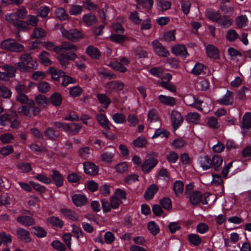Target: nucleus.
Masks as SVG:
<instances>
[{
  "instance_id": "obj_1",
  "label": "nucleus",
  "mask_w": 251,
  "mask_h": 251,
  "mask_svg": "<svg viewBox=\"0 0 251 251\" xmlns=\"http://www.w3.org/2000/svg\"><path fill=\"white\" fill-rule=\"evenodd\" d=\"M16 66L20 72L25 73L30 69L36 70L38 64L36 61L33 60L30 55L23 54L20 56L19 61L16 63Z\"/></svg>"
},
{
  "instance_id": "obj_2",
  "label": "nucleus",
  "mask_w": 251,
  "mask_h": 251,
  "mask_svg": "<svg viewBox=\"0 0 251 251\" xmlns=\"http://www.w3.org/2000/svg\"><path fill=\"white\" fill-rule=\"evenodd\" d=\"M60 31L63 38L73 42H78L85 38V34L81 30L76 28L67 30L63 26L60 27Z\"/></svg>"
},
{
  "instance_id": "obj_3",
  "label": "nucleus",
  "mask_w": 251,
  "mask_h": 251,
  "mask_svg": "<svg viewBox=\"0 0 251 251\" xmlns=\"http://www.w3.org/2000/svg\"><path fill=\"white\" fill-rule=\"evenodd\" d=\"M27 104V105H23L19 107L18 111L20 114L31 117L40 113V108L35 106L34 101L32 100H30Z\"/></svg>"
},
{
  "instance_id": "obj_4",
  "label": "nucleus",
  "mask_w": 251,
  "mask_h": 251,
  "mask_svg": "<svg viewBox=\"0 0 251 251\" xmlns=\"http://www.w3.org/2000/svg\"><path fill=\"white\" fill-rule=\"evenodd\" d=\"M10 124V126L13 128H17L19 122L17 120V114L12 112L9 114H4L0 117V125L5 126Z\"/></svg>"
},
{
  "instance_id": "obj_5",
  "label": "nucleus",
  "mask_w": 251,
  "mask_h": 251,
  "mask_svg": "<svg viewBox=\"0 0 251 251\" xmlns=\"http://www.w3.org/2000/svg\"><path fill=\"white\" fill-rule=\"evenodd\" d=\"M54 126L56 128L73 134L78 133L82 128L79 124L76 123L65 124L60 122H55L54 124Z\"/></svg>"
},
{
  "instance_id": "obj_6",
  "label": "nucleus",
  "mask_w": 251,
  "mask_h": 251,
  "mask_svg": "<svg viewBox=\"0 0 251 251\" xmlns=\"http://www.w3.org/2000/svg\"><path fill=\"white\" fill-rule=\"evenodd\" d=\"M1 46L3 49H5L12 51L18 52L23 51L24 47L18 43L13 39H7L3 41Z\"/></svg>"
},
{
  "instance_id": "obj_7",
  "label": "nucleus",
  "mask_w": 251,
  "mask_h": 251,
  "mask_svg": "<svg viewBox=\"0 0 251 251\" xmlns=\"http://www.w3.org/2000/svg\"><path fill=\"white\" fill-rule=\"evenodd\" d=\"M129 62V61L128 59L123 57L121 58L120 62L117 60L111 61L109 63V66L116 71L124 73L127 70L126 66L128 65Z\"/></svg>"
},
{
  "instance_id": "obj_8",
  "label": "nucleus",
  "mask_w": 251,
  "mask_h": 251,
  "mask_svg": "<svg viewBox=\"0 0 251 251\" xmlns=\"http://www.w3.org/2000/svg\"><path fill=\"white\" fill-rule=\"evenodd\" d=\"M148 123L150 128H153V125H156V127H160V122L158 119L157 111L154 109L150 110L148 114Z\"/></svg>"
},
{
  "instance_id": "obj_9",
  "label": "nucleus",
  "mask_w": 251,
  "mask_h": 251,
  "mask_svg": "<svg viewBox=\"0 0 251 251\" xmlns=\"http://www.w3.org/2000/svg\"><path fill=\"white\" fill-rule=\"evenodd\" d=\"M77 58L75 53L73 52L70 54L63 53L59 55L57 57L62 67L67 68L69 65V60H74Z\"/></svg>"
},
{
  "instance_id": "obj_10",
  "label": "nucleus",
  "mask_w": 251,
  "mask_h": 251,
  "mask_svg": "<svg viewBox=\"0 0 251 251\" xmlns=\"http://www.w3.org/2000/svg\"><path fill=\"white\" fill-rule=\"evenodd\" d=\"M241 129L243 133H246L251 128V113L247 112L243 117L241 125Z\"/></svg>"
},
{
  "instance_id": "obj_11",
  "label": "nucleus",
  "mask_w": 251,
  "mask_h": 251,
  "mask_svg": "<svg viewBox=\"0 0 251 251\" xmlns=\"http://www.w3.org/2000/svg\"><path fill=\"white\" fill-rule=\"evenodd\" d=\"M171 118L173 126L175 129L180 126L183 121L181 114L175 110L171 112Z\"/></svg>"
},
{
  "instance_id": "obj_12",
  "label": "nucleus",
  "mask_w": 251,
  "mask_h": 251,
  "mask_svg": "<svg viewBox=\"0 0 251 251\" xmlns=\"http://www.w3.org/2000/svg\"><path fill=\"white\" fill-rule=\"evenodd\" d=\"M172 52L176 56L186 57L189 55L185 47L182 45L177 44L174 46L171 49Z\"/></svg>"
},
{
  "instance_id": "obj_13",
  "label": "nucleus",
  "mask_w": 251,
  "mask_h": 251,
  "mask_svg": "<svg viewBox=\"0 0 251 251\" xmlns=\"http://www.w3.org/2000/svg\"><path fill=\"white\" fill-rule=\"evenodd\" d=\"M73 203L77 207H82L88 203L87 197L81 194H74L72 197Z\"/></svg>"
},
{
  "instance_id": "obj_14",
  "label": "nucleus",
  "mask_w": 251,
  "mask_h": 251,
  "mask_svg": "<svg viewBox=\"0 0 251 251\" xmlns=\"http://www.w3.org/2000/svg\"><path fill=\"white\" fill-rule=\"evenodd\" d=\"M83 168L85 173L90 175H96L98 173L99 168L94 163L90 162L83 163Z\"/></svg>"
},
{
  "instance_id": "obj_15",
  "label": "nucleus",
  "mask_w": 251,
  "mask_h": 251,
  "mask_svg": "<svg viewBox=\"0 0 251 251\" xmlns=\"http://www.w3.org/2000/svg\"><path fill=\"white\" fill-rule=\"evenodd\" d=\"M61 214L65 217L70 220L76 222L79 220V217L77 214L74 210L67 208H62L60 210Z\"/></svg>"
},
{
  "instance_id": "obj_16",
  "label": "nucleus",
  "mask_w": 251,
  "mask_h": 251,
  "mask_svg": "<svg viewBox=\"0 0 251 251\" xmlns=\"http://www.w3.org/2000/svg\"><path fill=\"white\" fill-rule=\"evenodd\" d=\"M218 102L223 105H231L233 103V93L229 91H227L226 94L218 100Z\"/></svg>"
},
{
  "instance_id": "obj_17",
  "label": "nucleus",
  "mask_w": 251,
  "mask_h": 251,
  "mask_svg": "<svg viewBox=\"0 0 251 251\" xmlns=\"http://www.w3.org/2000/svg\"><path fill=\"white\" fill-rule=\"evenodd\" d=\"M18 237L22 241L28 243L31 241L29 232L21 227L17 229Z\"/></svg>"
},
{
  "instance_id": "obj_18",
  "label": "nucleus",
  "mask_w": 251,
  "mask_h": 251,
  "mask_svg": "<svg viewBox=\"0 0 251 251\" xmlns=\"http://www.w3.org/2000/svg\"><path fill=\"white\" fill-rule=\"evenodd\" d=\"M47 73L55 81H59L60 78L64 75V72L53 67H49L47 70Z\"/></svg>"
},
{
  "instance_id": "obj_19",
  "label": "nucleus",
  "mask_w": 251,
  "mask_h": 251,
  "mask_svg": "<svg viewBox=\"0 0 251 251\" xmlns=\"http://www.w3.org/2000/svg\"><path fill=\"white\" fill-rule=\"evenodd\" d=\"M158 100L161 104L173 106L176 104V99L172 97L160 95L158 97Z\"/></svg>"
},
{
  "instance_id": "obj_20",
  "label": "nucleus",
  "mask_w": 251,
  "mask_h": 251,
  "mask_svg": "<svg viewBox=\"0 0 251 251\" xmlns=\"http://www.w3.org/2000/svg\"><path fill=\"white\" fill-rule=\"evenodd\" d=\"M157 163L155 159L151 158L145 161L142 165V170L144 173L149 172Z\"/></svg>"
},
{
  "instance_id": "obj_21",
  "label": "nucleus",
  "mask_w": 251,
  "mask_h": 251,
  "mask_svg": "<svg viewBox=\"0 0 251 251\" xmlns=\"http://www.w3.org/2000/svg\"><path fill=\"white\" fill-rule=\"evenodd\" d=\"M206 52L207 56L213 59H217L219 57V50L213 45H208L206 48Z\"/></svg>"
},
{
  "instance_id": "obj_22",
  "label": "nucleus",
  "mask_w": 251,
  "mask_h": 251,
  "mask_svg": "<svg viewBox=\"0 0 251 251\" xmlns=\"http://www.w3.org/2000/svg\"><path fill=\"white\" fill-rule=\"evenodd\" d=\"M52 175H51L52 179L55 185L58 187H61L63 184L64 179L62 175L56 170L52 171Z\"/></svg>"
},
{
  "instance_id": "obj_23",
  "label": "nucleus",
  "mask_w": 251,
  "mask_h": 251,
  "mask_svg": "<svg viewBox=\"0 0 251 251\" xmlns=\"http://www.w3.org/2000/svg\"><path fill=\"white\" fill-rule=\"evenodd\" d=\"M50 54L45 51H42L39 55V58L41 64L46 66H48L52 64V61L50 59Z\"/></svg>"
},
{
  "instance_id": "obj_24",
  "label": "nucleus",
  "mask_w": 251,
  "mask_h": 251,
  "mask_svg": "<svg viewBox=\"0 0 251 251\" xmlns=\"http://www.w3.org/2000/svg\"><path fill=\"white\" fill-rule=\"evenodd\" d=\"M18 223L24 226H29L35 224L34 220L28 216H22L17 219Z\"/></svg>"
},
{
  "instance_id": "obj_25",
  "label": "nucleus",
  "mask_w": 251,
  "mask_h": 251,
  "mask_svg": "<svg viewBox=\"0 0 251 251\" xmlns=\"http://www.w3.org/2000/svg\"><path fill=\"white\" fill-rule=\"evenodd\" d=\"M199 163L203 170H206L212 167L211 159L207 156H202L200 158Z\"/></svg>"
},
{
  "instance_id": "obj_26",
  "label": "nucleus",
  "mask_w": 251,
  "mask_h": 251,
  "mask_svg": "<svg viewBox=\"0 0 251 251\" xmlns=\"http://www.w3.org/2000/svg\"><path fill=\"white\" fill-rule=\"evenodd\" d=\"M158 187L155 184L151 185L146 191L144 195L145 198L146 200H150L154 196V194L157 192Z\"/></svg>"
},
{
  "instance_id": "obj_27",
  "label": "nucleus",
  "mask_w": 251,
  "mask_h": 251,
  "mask_svg": "<svg viewBox=\"0 0 251 251\" xmlns=\"http://www.w3.org/2000/svg\"><path fill=\"white\" fill-rule=\"evenodd\" d=\"M82 21L87 26H90L95 24L97 20L94 15L88 13L83 16Z\"/></svg>"
},
{
  "instance_id": "obj_28",
  "label": "nucleus",
  "mask_w": 251,
  "mask_h": 251,
  "mask_svg": "<svg viewBox=\"0 0 251 251\" xmlns=\"http://www.w3.org/2000/svg\"><path fill=\"white\" fill-rule=\"evenodd\" d=\"M188 239L190 244L194 246H199L202 240L200 236L196 233H191L188 235Z\"/></svg>"
},
{
  "instance_id": "obj_29",
  "label": "nucleus",
  "mask_w": 251,
  "mask_h": 251,
  "mask_svg": "<svg viewBox=\"0 0 251 251\" xmlns=\"http://www.w3.org/2000/svg\"><path fill=\"white\" fill-rule=\"evenodd\" d=\"M50 103H51L54 106H59L62 101V98L61 94L59 93H54L50 97Z\"/></svg>"
},
{
  "instance_id": "obj_30",
  "label": "nucleus",
  "mask_w": 251,
  "mask_h": 251,
  "mask_svg": "<svg viewBox=\"0 0 251 251\" xmlns=\"http://www.w3.org/2000/svg\"><path fill=\"white\" fill-rule=\"evenodd\" d=\"M137 7H142L146 11L150 10L152 6V0H136Z\"/></svg>"
},
{
  "instance_id": "obj_31",
  "label": "nucleus",
  "mask_w": 251,
  "mask_h": 251,
  "mask_svg": "<svg viewBox=\"0 0 251 251\" xmlns=\"http://www.w3.org/2000/svg\"><path fill=\"white\" fill-rule=\"evenodd\" d=\"M96 118L100 125L104 128H109V121L104 115L102 114H99L97 115Z\"/></svg>"
},
{
  "instance_id": "obj_32",
  "label": "nucleus",
  "mask_w": 251,
  "mask_h": 251,
  "mask_svg": "<svg viewBox=\"0 0 251 251\" xmlns=\"http://www.w3.org/2000/svg\"><path fill=\"white\" fill-rule=\"evenodd\" d=\"M35 101L36 103L40 106L45 107L50 103L49 100L44 95L39 94L36 96Z\"/></svg>"
},
{
  "instance_id": "obj_33",
  "label": "nucleus",
  "mask_w": 251,
  "mask_h": 251,
  "mask_svg": "<svg viewBox=\"0 0 251 251\" xmlns=\"http://www.w3.org/2000/svg\"><path fill=\"white\" fill-rule=\"evenodd\" d=\"M201 194L198 191H195L189 195V201L193 205H196L201 202Z\"/></svg>"
},
{
  "instance_id": "obj_34",
  "label": "nucleus",
  "mask_w": 251,
  "mask_h": 251,
  "mask_svg": "<svg viewBox=\"0 0 251 251\" xmlns=\"http://www.w3.org/2000/svg\"><path fill=\"white\" fill-rule=\"evenodd\" d=\"M86 52L92 58L97 59L100 56L99 50L92 46H88L86 50Z\"/></svg>"
},
{
  "instance_id": "obj_35",
  "label": "nucleus",
  "mask_w": 251,
  "mask_h": 251,
  "mask_svg": "<svg viewBox=\"0 0 251 251\" xmlns=\"http://www.w3.org/2000/svg\"><path fill=\"white\" fill-rule=\"evenodd\" d=\"M212 167H213L216 171L219 170L223 163V158L218 155H214L212 159Z\"/></svg>"
},
{
  "instance_id": "obj_36",
  "label": "nucleus",
  "mask_w": 251,
  "mask_h": 251,
  "mask_svg": "<svg viewBox=\"0 0 251 251\" xmlns=\"http://www.w3.org/2000/svg\"><path fill=\"white\" fill-rule=\"evenodd\" d=\"M176 30L175 29L168 31L164 33L162 39L165 42H173L176 40Z\"/></svg>"
},
{
  "instance_id": "obj_37",
  "label": "nucleus",
  "mask_w": 251,
  "mask_h": 251,
  "mask_svg": "<svg viewBox=\"0 0 251 251\" xmlns=\"http://www.w3.org/2000/svg\"><path fill=\"white\" fill-rule=\"evenodd\" d=\"M124 85L123 83L121 82H111L108 83L107 85V87L109 90H107V92H110V91H120L124 88Z\"/></svg>"
},
{
  "instance_id": "obj_38",
  "label": "nucleus",
  "mask_w": 251,
  "mask_h": 251,
  "mask_svg": "<svg viewBox=\"0 0 251 251\" xmlns=\"http://www.w3.org/2000/svg\"><path fill=\"white\" fill-rule=\"evenodd\" d=\"M248 23V20L246 15H241L238 16L235 21V24L237 27L242 28L247 26Z\"/></svg>"
},
{
  "instance_id": "obj_39",
  "label": "nucleus",
  "mask_w": 251,
  "mask_h": 251,
  "mask_svg": "<svg viewBox=\"0 0 251 251\" xmlns=\"http://www.w3.org/2000/svg\"><path fill=\"white\" fill-rule=\"evenodd\" d=\"M46 31L41 27H36L33 30L31 37L32 38H41L46 36Z\"/></svg>"
},
{
  "instance_id": "obj_40",
  "label": "nucleus",
  "mask_w": 251,
  "mask_h": 251,
  "mask_svg": "<svg viewBox=\"0 0 251 251\" xmlns=\"http://www.w3.org/2000/svg\"><path fill=\"white\" fill-rule=\"evenodd\" d=\"M184 190V184L182 181L180 180L176 181L173 185V190L176 195H178L182 193Z\"/></svg>"
},
{
  "instance_id": "obj_41",
  "label": "nucleus",
  "mask_w": 251,
  "mask_h": 251,
  "mask_svg": "<svg viewBox=\"0 0 251 251\" xmlns=\"http://www.w3.org/2000/svg\"><path fill=\"white\" fill-rule=\"evenodd\" d=\"M148 228L149 230L153 235H156L160 231L159 226L153 221L149 222L148 224Z\"/></svg>"
},
{
  "instance_id": "obj_42",
  "label": "nucleus",
  "mask_w": 251,
  "mask_h": 251,
  "mask_svg": "<svg viewBox=\"0 0 251 251\" xmlns=\"http://www.w3.org/2000/svg\"><path fill=\"white\" fill-rule=\"evenodd\" d=\"M156 4L158 8L162 11L168 10L171 7V2L165 0H157Z\"/></svg>"
},
{
  "instance_id": "obj_43",
  "label": "nucleus",
  "mask_w": 251,
  "mask_h": 251,
  "mask_svg": "<svg viewBox=\"0 0 251 251\" xmlns=\"http://www.w3.org/2000/svg\"><path fill=\"white\" fill-rule=\"evenodd\" d=\"M50 84L46 81L40 82L37 85L38 91L42 93H46L50 89Z\"/></svg>"
},
{
  "instance_id": "obj_44",
  "label": "nucleus",
  "mask_w": 251,
  "mask_h": 251,
  "mask_svg": "<svg viewBox=\"0 0 251 251\" xmlns=\"http://www.w3.org/2000/svg\"><path fill=\"white\" fill-rule=\"evenodd\" d=\"M54 13L56 17L60 20H65L68 19V15L63 8H57L55 9Z\"/></svg>"
},
{
  "instance_id": "obj_45",
  "label": "nucleus",
  "mask_w": 251,
  "mask_h": 251,
  "mask_svg": "<svg viewBox=\"0 0 251 251\" xmlns=\"http://www.w3.org/2000/svg\"><path fill=\"white\" fill-rule=\"evenodd\" d=\"M47 221L50 224L59 228H61L64 225L63 222L61 219L56 217L49 218Z\"/></svg>"
},
{
  "instance_id": "obj_46",
  "label": "nucleus",
  "mask_w": 251,
  "mask_h": 251,
  "mask_svg": "<svg viewBox=\"0 0 251 251\" xmlns=\"http://www.w3.org/2000/svg\"><path fill=\"white\" fill-rule=\"evenodd\" d=\"M97 98L100 104H102L104 107H108L111 101L105 94H99L97 96Z\"/></svg>"
},
{
  "instance_id": "obj_47",
  "label": "nucleus",
  "mask_w": 251,
  "mask_h": 251,
  "mask_svg": "<svg viewBox=\"0 0 251 251\" xmlns=\"http://www.w3.org/2000/svg\"><path fill=\"white\" fill-rule=\"evenodd\" d=\"M228 53L231 59L238 60L241 56V53L233 48H229L228 49Z\"/></svg>"
},
{
  "instance_id": "obj_48",
  "label": "nucleus",
  "mask_w": 251,
  "mask_h": 251,
  "mask_svg": "<svg viewBox=\"0 0 251 251\" xmlns=\"http://www.w3.org/2000/svg\"><path fill=\"white\" fill-rule=\"evenodd\" d=\"M212 183L214 185L219 186L222 191L224 190V185L223 184V180L221 176L218 175H212Z\"/></svg>"
},
{
  "instance_id": "obj_49",
  "label": "nucleus",
  "mask_w": 251,
  "mask_h": 251,
  "mask_svg": "<svg viewBox=\"0 0 251 251\" xmlns=\"http://www.w3.org/2000/svg\"><path fill=\"white\" fill-rule=\"evenodd\" d=\"M218 23L225 27H228L232 25V21L231 18L226 17H220Z\"/></svg>"
},
{
  "instance_id": "obj_50",
  "label": "nucleus",
  "mask_w": 251,
  "mask_h": 251,
  "mask_svg": "<svg viewBox=\"0 0 251 251\" xmlns=\"http://www.w3.org/2000/svg\"><path fill=\"white\" fill-rule=\"evenodd\" d=\"M35 177L38 181L46 184H50L52 183L51 178L45 176L44 174H37Z\"/></svg>"
},
{
  "instance_id": "obj_51",
  "label": "nucleus",
  "mask_w": 251,
  "mask_h": 251,
  "mask_svg": "<svg viewBox=\"0 0 251 251\" xmlns=\"http://www.w3.org/2000/svg\"><path fill=\"white\" fill-rule=\"evenodd\" d=\"M14 139L13 135L10 133H5L0 136V141L3 144L9 143Z\"/></svg>"
},
{
  "instance_id": "obj_52",
  "label": "nucleus",
  "mask_w": 251,
  "mask_h": 251,
  "mask_svg": "<svg viewBox=\"0 0 251 251\" xmlns=\"http://www.w3.org/2000/svg\"><path fill=\"white\" fill-rule=\"evenodd\" d=\"M114 152H105L101 154V160L107 163H110L112 161Z\"/></svg>"
},
{
  "instance_id": "obj_53",
  "label": "nucleus",
  "mask_w": 251,
  "mask_h": 251,
  "mask_svg": "<svg viewBox=\"0 0 251 251\" xmlns=\"http://www.w3.org/2000/svg\"><path fill=\"white\" fill-rule=\"evenodd\" d=\"M14 151V148L12 146L8 145L0 149V155L3 156H7Z\"/></svg>"
},
{
  "instance_id": "obj_54",
  "label": "nucleus",
  "mask_w": 251,
  "mask_h": 251,
  "mask_svg": "<svg viewBox=\"0 0 251 251\" xmlns=\"http://www.w3.org/2000/svg\"><path fill=\"white\" fill-rule=\"evenodd\" d=\"M134 146L137 148H143L147 144L146 139L144 137H139L133 141Z\"/></svg>"
},
{
  "instance_id": "obj_55",
  "label": "nucleus",
  "mask_w": 251,
  "mask_h": 251,
  "mask_svg": "<svg viewBox=\"0 0 251 251\" xmlns=\"http://www.w3.org/2000/svg\"><path fill=\"white\" fill-rule=\"evenodd\" d=\"M50 12V8L46 5L41 6L39 8L38 12V16L42 18H45L48 17Z\"/></svg>"
},
{
  "instance_id": "obj_56",
  "label": "nucleus",
  "mask_w": 251,
  "mask_h": 251,
  "mask_svg": "<svg viewBox=\"0 0 251 251\" xmlns=\"http://www.w3.org/2000/svg\"><path fill=\"white\" fill-rule=\"evenodd\" d=\"M238 38V34L234 29H229L226 34V38L229 41H234Z\"/></svg>"
},
{
  "instance_id": "obj_57",
  "label": "nucleus",
  "mask_w": 251,
  "mask_h": 251,
  "mask_svg": "<svg viewBox=\"0 0 251 251\" xmlns=\"http://www.w3.org/2000/svg\"><path fill=\"white\" fill-rule=\"evenodd\" d=\"M112 119L115 123L121 124L125 122V116L122 113H116L112 116Z\"/></svg>"
},
{
  "instance_id": "obj_58",
  "label": "nucleus",
  "mask_w": 251,
  "mask_h": 251,
  "mask_svg": "<svg viewBox=\"0 0 251 251\" xmlns=\"http://www.w3.org/2000/svg\"><path fill=\"white\" fill-rule=\"evenodd\" d=\"M15 13L19 20V19H24L26 17L27 14V11L25 7L22 6L17 9Z\"/></svg>"
},
{
  "instance_id": "obj_59",
  "label": "nucleus",
  "mask_w": 251,
  "mask_h": 251,
  "mask_svg": "<svg viewBox=\"0 0 251 251\" xmlns=\"http://www.w3.org/2000/svg\"><path fill=\"white\" fill-rule=\"evenodd\" d=\"M186 119L189 122L197 123L200 120V115L195 112L189 113L186 117Z\"/></svg>"
},
{
  "instance_id": "obj_60",
  "label": "nucleus",
  "mask_w": 251,
  "mask_h": 251,
  "mask_svg": "<svg viewBox=\"0 0 251 251\" xmlns=\"http://www.w3.org/2000/svg\"><path fill=\"white\" fill-rule=\"evenodd\" d=\"M63 77V80L61 83V84L63 86H67L69 84H74L76 82V80L75 79L73 78L70 76L66 75L64 74V75L62 76Z\"/></svg>"
},
{
  "instance_id": "obj_61",
  "label": "nucleus",
  "mask_w": 251,
  "mask_h": 251,
  "mask_svg": "<svg viewBox=\"0 0 251 251\" xmlns=\"http://www.w3.org/2000/svg\"><path fill=\"white\" fill-rule=\"evenodd\" d=\"M208 230L209 226L204 223H201L199 224L196 227L197 231L201 234L205 233L208 231Z\"/></svg>"
},
{
  "instance_id": "obj_62",
  "label": "nucleus",
  "mask_w": 251,
  "mask_h": 251,
  "mask_svg": "<svg viewBox=\"0 0 251 251\" xmlns=\"http://www.w3.org/2000/svg\"><path fill=\"white\" fill-rule=\"evenodd\" d=\"M5 19L9 23L13 24L14 25L19 21L15 12L7 14L5 16Z\"/></svg>"
},
{
  "instance_id": "obj_63",
  "label": "nucleus",
  "mask_w": 251,
  "mask_h": 251,
  "mask_svg": "<svg viewBox=\"0 0 251 251\" xmlns=\"http://www.w3.org/2000/svg\"><path fill=\"white\" fill-rule=\"evenodd\" d=\"M34 233L39 238H43L46 236V231L41 227L35 226L33 227Z\"/></svg>"
},
{
  "instance_id": "obj_64",
  "label": "nucleus",
  "mask_w": 251,
  "mask_h": 251,
  "mask_svg": "<svg viewBox=\"0 0 251 251\" xmlns=\"http://www.w3.org/2000/svg\"><path fill=\"white\" fill-rule=\"evenodd\" d=\"M113 196L120 200L122 202L123 200L126 199V193L125 191L120 189H117L115 191Z\"/></svg>"
}]
</instances>
